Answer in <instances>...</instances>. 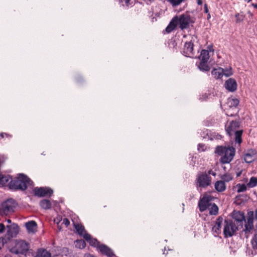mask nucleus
Returning a JSON list of instances; mask_svg holds the SVG:
<instances>
[{"label": "nucleus", "instance_id": "25", "mask_svg": "<svg viewBox=\"0 0 257 257\" xmlns=\"http://www.w3.org/2000/svg\"><path fill=\"white\" fill-rule=\"evenodd\" d=\"M51 253L47 251L46 249H38L36 253V255L34 257H51Z\"/></svg>", "mask_w": 257, "mask_h": 257}, {"label": "nucleus", "instance_id": "35", "mask_svg": "<svg viewBox=\"0 0 257 257\" xmlns=\"http://www.w3.org/2000/svg\"><path fill=\"white\" fill-rule=\"evenodd\" d=\"M233 74V72L231 67H229L228 69H224L223 75L226 77H229Z\"/></svg>", "mask_w": 257, "mask_h": 257}, {"label": "nucleus", "instance_id": "42", "mask_svg": "<svg viewBox=\"0 0 257 257\" xmlns=\"http://www.w3.org/2000/svg\"><path fill=\"white\" fill-rule=\"evenodd\" d=\"M207 50H208V52H214V49H213V46L212 45H209L208 47H207Z\"/></svg>", "mask_w": 257, "mask_h": 257}, {"label": "nucleus", "instance_id": "9", "mask_svg": "<svg viewBox=\"0 0 257 257\" xmlns=\"http://www.w3.org/2000/svg\"><path fill=\"white\" fill-rule=\"evenodd\" d=\"M34 195L38 197H51L53 194V190L48 187H36L33 189Z\"/></svg>", "mask_w": 257, "mask_h": 257}, {"label": "nucleus", "instance_id": "17", "mask_svg": "<svg viewBox=\"0 0 257 257\" xmlns=\"http://www.w3.org/2000/svg\"><path fill=\"white\" fill-rule=\"evenodd\" d=\"M224 86L228 91L233 92L236 90L237 84L234 79L230 78L225 81Z\"/></svg>", "mask_w": 257, "mask_h": 257}, {"label": "nucleus", "instance_id": "18", "mask_svg": "<svg viewBox=\"0 0 257 257\" xmlns=\"http://www.w3.org/2000/svg\"><path fill=\"white\" fill-rule=\"evenodd\" d=\"M184 55L188 57H193V44L192 42H186L183 49Z\"/></svg>", "mask_w": 257, "mask_h": 257}, {"label": "nucleus", "instance_id": "53", "mask_svg": "<svg viewBox=\"0 0 257 257\" xmlns=\"http://www.w3.org/2000/svg\"><path fill=\"white\" fill-rule=\"evenodd\" d=\"M241 173V172H240L237 173V177L239 176L240 175Z\"/></svg>", "mask_w": 257, "mask_h": 257}, {"label": "nucleus", "instance_id": "20", "mask_svg": "<svg viewBox=\"0 0 257 257\" xmlns=\"http://www.w3.org/2000/svg\"><path fill=\"white\" fill-rule=\"evenodd\" d=\"M224 69L221 67L213 68L211 74L215 79H220L223 76Z\"/></svg>", "mask_w": 257, "mask_h": 257}, {"label": "nucleus", "instance_id": "3", "mask_svg": "<svg viewBox=\"0 0 257 257\" xmlns=\"http://www.w3.org/2000/svg\"><path fill=\"white\" fill-rule=\"evenodd\" d=\"M30 245V243L24 240H17L15 245L12 247L10 251L18 255L19 257H27L29 255Z\"/></svg>", "mask_w": 257, "mask_h": 257}, {"label": "nucleus", "instance_id": "23", "mask_svg": "<svg viewBox=\"0 0 257 257\" xmlns=\"http://www.w3.org/2000/svg\"><path fill=\"white\" fill-rule=\"evenodd\" d=\"M215 189L218 192H222L226 189V185L224 181H217L214 183Z\"/></svg>", "mask_w": 257, "mask_h": 257}, {"label": "nucleus", "instance_id": "4", "mask_svg": "<svg viewBox=\"0 0 257 257\" xmlns=\"http://www.w3.org/2000/svg\"><path fill=\"white\" fill-rule=\"evenodd\" d=\"M210 175L215 176L216 173L212 170L207 172L205 171L198 174L196 182L197 186L201 188H206L210 186L212 183V178Z\"/></svg>", "mask_w": 257, "mask_h": 257}, {"label": "nucleus", "instance_id": "30", "mask_svg": "<svg viewBox=\"0 0 257 257\" xmlns=\"http://www.w3.org/2000/svg\"><path fill=\"white\" fill-rule=\"evenodd\" d=\"M207 62H208L200 61L199 65H198L199 70L202 71H208L210 69V67Z\"/></svg>", "mask_w": 257, "mask_h": 257}, {"label": "nucleus", "instance_id": "28", "mask_svg": "<svg viewBox=\"0 0 257 257\" xmlns=\"http://www.w3.org/2000/svg\"><path fill=\"white\" fill-rule=\"evenodd\" d=\"M208 209L209 213L211 215H216L218 213V207L215 203L212 204L208 207Z\"/></svg>", "mask_w": 257, "mask_h": 257}, {"label": "nucleus", "instance_id": "29", "mask_svg": "<svg viewBox=\"0 0 257 257\" xmlns=\"http://www.w3.org/2000/svg\"><path fill=\"white\" fill-rule=\"evenodd\" d=\"M239 103V100L237 98H228L227 103L230 108H236Z\"/></svg>", "mask_w": 257, "mask_h": 257}, {"label": "nucleus", "instance_id": "21", "mask_svg": "<svg viewBox=\"0 0 257 257\" xmlns=\"http://www.w3.org/2000/svg\"><path fill=\"white\" fill-rule=\"evenodd\" d=\"M177 25V17H174L170 22L169 25L165 29L166 33H170L172 32L176 29Z\"/></svg>", "mask_w": 257, "mask_h": 257}, {"label": "nucleus", "instance_id": "45", "mask_svg": "<svg viewBox=\"0 0 257 257\" xmlns=\"http://www.w3.org/2000/svg\"><path fill=\"white\" fill-rule=\"evenodd\" d=\"M76 80L77 82L78 83V82H80L81 80H82V78L81 77H77L76 78Z\"/></svg>", "mask_w": 257, "mask_h": 257}, {"label": "nucleus", "instance_id": "44", "mask_svg": "<svg viewBox=\"0 0 257 257\" xmlns=\"http://www.w3.org/2000/svg\"><path fill=\"white\" fill-rule=\"evenodd\" d=\"M84 257H95L94 255L91 254L90 253H86L84 254Z\"/></svg>", "mask_w": 257, "mask_h": 257}, {"label": "nucleus", "instance_id": "56", "mask_svg": "<svg viewBox=\"0 0 257 257\" xmlns=\"http://www.w3.org/2000/svg\"><path fill=\"white\" fill-rule=\"evenodd\" d=\"M248 3L250 2L251 1V0H246Z\"/></svg>", "mask_w": 257, "mask_h": 257}, {"label": "nucleus", "instance_id": "38", "mask_svg": "<svg viewBox=\"0 0 257 257\" xmlns=\"http://www.w3.org/2000/svg\"><path fill=\"white\" fill-rule=\"evenodd\" d=\"M87 242H88L90 245L96 246V239L94 238L93 239H92L91 237L90 236V240H86Z\"/></svg>", "mask_w": 257, "mask_h": 257}, {"label": "nucleus", "instance_id": "34", "mask_svg": "<svg viewBox=\"0 0 257 257\" xmlns=\"http://www.w3.org/2000/svg\"><path fill=\"white\" fill-rule=\"evenodd\" d=\"M235 17L236 18L235 22L236 23H239L242 22L245 18L244 15H243V14H239V13L236 14L235 15Z\"/></svg>", "mask_w": 257, "mask_h": 257}, {"label": "nucleus", "instance_id": "47", "mask_svg": "<svg viewBox=\"0 0 257 257\" xmlns=\"http://www.w3.org/2000/svg\"><path fill=\"white\" fill-rule=\"evenodd\" d=\"M197 3L198 5H201L202 4V0H197Z\"/></svg>", "mask_w": 257, "mask_h": 257}, {"label": "nucleus", "instance_id": "51", "mask_svg": "<svg viewBox=\"0 0 257 257\" xmlns=\"http://www.w3.org/2000/svg\"><path fill=\"white\" fill-rule=\"evenodd\" d=\"M125 4H128L131 0H124Z\"/></svg>", "mask_w": 257, "mask_h": 257}, {"label": "nucleus", "instance_id": "26", "mask_svg": "<svg viewBox=\"0 0 257 257\" xmlns=\"http://www.w3.org/2000/svg\"><path fill=\"white\" fill-rule=\"evenodd\" d=\"M7 227L8 229V233L11 232L12 233L17 234L19 231V227L18 224L16 223L8 225L7 226Z\"/></svg>", "mask_w": 257, "mask_h": 257}, {"label": "nucleus", "instance_id": "2", "mask_svg": "<svg viewBox=\"0 0 257 257\" xmlns=\"http://www.w3.org/2000/svg\"><path fill=\"white\" fill-rule=\"evenodd\" d=\"M215 152L221 156L220 162L224 164L229 163L233 160L235 150L233 147L218 146L215 148Z\"/></svg>", "mask_w": 257, "mask_h": 257}, {"label": "nucleus", "instance_id": "22", "mask_svg": "<svg viewBox=\"0 0 257 257\" xmlns=\"http://www.w3.org/2000/svg\"><path fill=\"white\" fill-rule=\"evenodd\" d=\"M12 177L10 175H3L0 174V187L8 186V184L11 180Z\"/></svg>", "mask_w": 257, "mask_h": 257}, {"label": "nucleus", "instance_id": "39", "mask_svg": "<svg viewBox=\"0 0 257 257\" xmlns=\"http://www.w3.org/2000/svg\"><path fill=\"white\" fill-rule=\"evenodd\" d=\"M198 150L199 151H204L205 150V146L202 144H199L198 145Z\"/></svg>", "mask_w": 257, "mask_h": 257}, {"label": "nucleus", "instance_id": "24", "mask_svg": "<svg viewBox=\"0 0 257 257\" xmlns=\"http://www.w3.org/2000/svg\"><path fill=\"white\" fill-rule=\"evenodd\" d=\"M40 207L44 209L48 210L51 208L52 203L51 201L46 199H44L41 200L39 202Z\"/></svg>", "mask_w": 257, "mask_h": 257}, {"label": "nucleus", "instance_id": "16", "mask_svg": "<svg viewBox=\"0 0 257 257\" xmlns=\"http://www.w3.org/2000/svg\"><path fill=\"white\" fill-rule=\"evenodd\" d=\"M74 227L76 230L77 233L80 236H82L85 240H90V235L86 232L84 226L83 225L80 224H75Z\"/></svg>", "mask_w": 257, "mask_h": 257}, {"label": "nucleus", "instance_id": "27", "mask_svg": "<svg viewBox=\"0 0 257 257\" xmlns=\"http://www.w3.org/2000/svg\"><path fill=\"white\" fill-rule=\"evenodd\" d=\"M209 58L208 50H202L201 52L199 59L200 61L208 62Z\"/></svg>", "mask_w": 257, "mask_h": 257}, {"label": "nucleus", "instance_id": "49", "mask_svg": "<svg viewBox=\"0 0 257 257\" xmlns=\"http://www.w3.org/2000/svg\"><path fill=\"white\" fill-rule=\"evenodd\" d=\"M252 6L257 9V4H252Z\"/></svg>", "mask_w": 257, "mask_h": 257}, {"label": "nucleus", "instance_id": "14", "mask_svg": "<svg viewBox=\"0 0 257 257\" xmlns=\"http://www.w3.org/2000/svg\"><path fill=\"white\" fill-rule=\"evenodd\" d=\"M97 248L103 255L107 257H116L115 255L113 250L108 246L105 244H100L99 242L97 241Z\"/></svg>", "mask_w": 257, "mask_h": 257}, {"label": "nucleus", "instance_id": "5", "mask_svg": "<svg viewBox=\"0 0 257 257\" xmlns=\"http://www.w3.org/2000/svg\"><path fill=\"white\" fill-rule=\"evenodd\" d=\"M239 127V122L237 121H231L229 125L226 127L225 131L227 134L231 136L234 135V141L240 145L242 143V130H238Z\"/></svg>", "mask_w": 257, "mask_h": 257}, {"label": "nucleus", "instance_id": "8", "mask_svg": "<svg viewBox=\"0 0 257 257\" xmlns=\"http://www.w3.org/2000/svg\"><path fill=\"white\" fill-rule=\"evenodd\" d=\"M248 216L247 218L246 221H244V228L242 230V232H244L246 238H248L254 230L253 212L250 211L248 213Z\"/></svg>", "mask_w": 257, "mask_h": 257}, {"label": "nucleus", "instance_id": "31", "mask_svg": "<svg viewBox=\"0 0 257 257\" xmlns=\"http://www.w3.org/2000/svg\"><path fill=\"white\" fill-rule=\"evenodd\" d=\"M257 185V177H252L250 178L247 186L250 188L254 187Z\"/></svg>", "mask_w": 257, "mask_h": 257}, {"label": "nucleus", "instance_id": "33", "mask_svg": "<svg viewBox=\"0 0 257 257\" xmlns=\"http://www.w3.org/2000/svg\"><path fill=\"white\" fill-rule=\"evenodd\" d=\"M222 179L223 180L222 181L224 182H229L230 181L232 180L233 177L229 173H226L224 174L221 177Z\"/></svg>", "mask_w": 257, "mask_h": 257}, {"label": "nucleus", "instance_id": "10", "mask_svg": "<svg viewBox=\"0 0 257 257\" xmlns=\"http://www.w3.org/2000/svg\"><path fill=\"white\" fill-rule=\"evenodd\" d=\"M177 17V23L179 24V28L181 30L186 29L189 28L190 23H194L191 21L190 16L187 14H183Z\"/></svg>", "mask_w": 257, "mask_h": 257}, {"label": "nucleus", "instance_id": "54", "mask_svg": "<svg viewBox=\"0 0 257 257\" xmlns=\"http://www.w3.org/2000/svg\"><path fill=\"white\" fill-rule=\"evenodd\" d=\"M207 14H208L207 19H209L210 18V14L209 13H207Z\"/></svg>", "mask_w": 257, "mask_h": 257}, {"label": "nucleus", "instance_id": "11", "mask_svg": "<svg viewBox=\"0 0 257 257\" xmlns=\"http://www.w3.org/2000/svg\"><path fill=\"white\" fill-rule=\"evenodd\" d=\"M214 199V197L208 194H204L200 199L198 202V207L200 212H203L207 209L212 204L211 202Z\"/></svg>", "mask_w": 257, "mask_h": 257}, {"label": "nucleus", "instance_id": "46", "mask_svg": "<svg viewBox=\"0 0 257 257\" xmlns=\"http://www.w3.org/2000/svg\"><path fill=\"white\" fill-rule=\"evenodd\" d=\"M0 135L2 138H4L5 136H7V134L6 133H2Z\"/></svg>", "mask_w": 257, "mask_h": 257}, {"label": "nucleus", "instance_id": "13", "mask_svg": "<svg viewBox=\"0 0 257 257\" xmlns=\"http://www.w3.org/2000/svg\"><path fill=\"white\" fill-rule=\"evenodd\" d=\"M223 218L220 216L215 220V224L212 228V231L215 236H217L221 233V228L223 226Z\"/></svg>", "mask_w": 257, "mask_h": 257}, {"label": "nucleus", "instance_id": "50", "mask_svg": "<svg viewBox=\"0 0 257 257\" xmlns=\"http://www.w3.org/2000/svg\"><path fill=\"white\" fill-rule=\"evenodd\" d=\"M5 257H12V255L10 254H7L5 255Z\"/></svg>", "mask_w": 257, "mask_h": 257}, {"label": "nucleus", "instance_id": "52", "mask_svg": "<svg viewBox=\"0 0 257 257\" xmlns=\"http://www.w3.org/2000/svg\"><path fill=\"white\" fill-rule=\"evenodd\" d=\"M7 221L9 223H11V222H12L11 220H10V219H7Z\"/></svg>", "mask_w": 257, "mask_h": 257}, {"label": "nucleus", "instance_id": "41", "mask_svg": "<svg viewBox=\"0 0 257 257\" xmlns=\"http://www.w3.org/2000/svg\"><path fill=\"white\" fill-rule=\"evenodd\" d=\"M5 229V226L3 223H0V233L4 232Z\"/></svg>", "mask_w": 257, "mask_h": 257}, {"label": "nucleus", "instance_id": "48", "mask_svg": "<svg viewBox=\"0 0 257 257\" xmlns=\"http://www.w3.org/2000/svg\"><path fill=\"white\" fill-rule=\"evenodd\" d=\"M254 218L257 220V208L254 211Z\"/></svg>", "mask_w": 257, "mask_h": 257}, {"label": "nucleus", "instance_id": "36", "mask_svg": "<svg viewBox=\"0 0 257 257\" xmlns=\"http://www.w3.org/2000/svg\"><path fill=\"white\" fill-rule=\"evenodd\" d=\"M237 192H242L246 190V186L244 184H238L237 185Z\"/></svg>", "mask_w": 257, "mask_h": 257}, {"label": "nucleus", "instance_id": "12", "mask_svg": "<svg viewBox=\"0 0 257 257\" xmlns=\"http://www.w3.org/2000/svg\"><path fill=\"white\" fill-rule=\"evenodd\" d=\"M231 217L235 221L240 225L241 227L243 226V222L245 221V216L244 212L239 211L233 210L231 213Z\"/></svg>", "mask_w": 257, "mask_h": 257}, {"label": "nucleus", "instance_id": "19", "mask_svg": "<svg viewBox=\"0 0 257 257\" xmlns=\"http://www.w3.org/2000/svg\"><path fill=\"white\" fill-rule=\"evenodd\" d=\"M25 226L29 233H35L37 231V224L34 220L29 221L25 223Z\"/></svg>", "mask_w": 257, "mask_h": 257}, {"label": "nucleus", "instance_id": "1", "mask_svg": "<svg viewBox=\"0 0 257 257\" xmlns=\"http://www.w3.org/2000/svg\"><path fill=\"white\" fill-rule=\"evenodd\" d=\"M33 183V182L28 176L23 173H20L17 176L12 178L8 187L13 191H24L27 189L28 185H31Z\"/></svg>", "mask_w": 257, "mask_h": 257}, {"label": "nucleus", "instance_id": "43", "mask_svg": "<svg viewBox=\"0 0 257 257\" xmlns=\"http://www.w3.org/2000/svg\"><path fill=\"white\" fill-rule=\"evenodd\" d=\"M204 12L205 13L207 14V13H209L208 7H207V5L206 4L204 6Z\"/></svg>", "mask_w": 257, "mask_h": 257}, {"label": "nucleus", "instance_id": "32", "mask_svg": "<svg viewBox=\"0 0 257 257\" xmlns=\"http://www.w3.org/2000/svg\"><path fill=\"white\" fill-rule=\"evenodd\" d=\"M75 246L80 249L84 248L86 246L85 240L83 239L77 240L75 242Z\"/></svg>", "mask_w": 257, "mask_h": 257}, {"label": "nucleus", "instance_id": "7", "mask_svg": "<svg viewBox=\"0 0 257 257\" xmlns=\"http://www.w3.org/2000/svg\"><path fill=\"white\" fill-rule=\"evenodd\" d=\"M16 205L17 203L14 199L12 198L8 199L2 203L1 212L6 215L14 212Z\"/></svg>", "mask_w": 257, "mask_h": 257}, {"label": "nucleus", "instance_id": "40", "mask_svg": "<svg viewBox=\"0 0 257 257\" xmlns=\"http://www.w3.org/2000/svg\"><path fill=\"white\" fill-rule=\"evenodd\" d=\"M62 223L64 224L65 225L66 227H67L70 224V221L69 220V219L68 218H65L63 220Z\"/></svg>", "mask_w": 257, "mask_h": 257}, {"label": "nucleus", "instance_id": "55", "mask_svg": "<svg viewBox=\"0 0 257 257\" xmlns=\"http://www.w3.org/2000/svg\"><path fill=\"white\" fill-rule=\"evenodd\" d=\"M227 115H228V116H234V115H233V114H229L227 113Z\"/></svg>", "mask_w": 257, "mask_h": 257}, {"label": "nucleus", "instance_id": "15", "mask_svg": "<svg viewBox=\"0 0 257 257\" xmlns=\"http://www.w3.org/2000/svg\"><path fill=\"white\" fill-rule=\"evenodd\" d=\"M257 158V153L255 150L249 149L244 154V160L247 163L253 162Z\"/></svg>", "mask_w": 257, "mask_h": 257}, {"label": "nucleus", "instance_id": "37", "mask_svg": "<svg viewBox=\"0 0 257 257\" xmlns=\"http://www.w3.org/2000/svg\"><path fill=\"white\" fill-rule=\"evenodd\" d=\"M185 0H168V1L171 4L173 7H175L179 5Z\"/></svg>", "mask_w": 257, "mask_h": 257}, {"label": "nucleus", "instance_id": "6", "mask_svg": "<svg viewBox=\"0 0 257 257\" xmlns=\"http://www.w3.org/2000/svg\"><path fill=\"white\" fill-rule=\"evenodd\" d=\"M238 230V226L230 219H224L223 227L224 237L227 238L234 235Z\"/></svg>", "mask_w": 257, "mask_h": 257}]
</instances>
